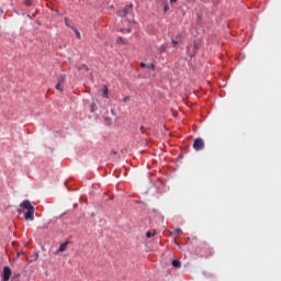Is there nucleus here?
<instances>
[{"mask_svg": "<svg viewBox=\"0 0 281 281\" xmlns=\"http://www.w3.org/2000/svg\"><path fill=\"white\" fill-rule=\"evenodd\" d=\"M20 207H23V210H26V212L24 213L25 221L33 222L35 207L31 204V202L29 200H25L20 204Z\"/></svg>", "mask_w": 281, "mask_h": 281, "instance_id": "obj_1", "label": "nucleus"}, {"mask_svg": "<svg viewBox=\"0 0 281 281\" xmlns=\"http://www.w3.org/2000/svg\"><path fill=\"white\" fill-rule=\"evenodd\" d=\"M133 7H134L133 3H130L128 5L125 7L124 10L119 11L117 14H119L120 16H122V18L128 16L127 20H128L130 22H132V21H134Z\"/></svg>", "mask_w": 281, "mask_h": 281, "instance_id": "obj_2", "label": "nucleus"}, {"mask_svg": "<svg viewBox=\"0 0 281 281\" xmlns=\"http://www.w3.org/2000/svg\"><path fill=\"white\" fill-rule=\"evenodd\" d=\"M204 146H205V143L202 138H196L194 140L193 148L195 150H203Z\"/></svg>", "mask_w": 281, "mask_h": 281, "instance_id": "obj_3", "label": "nucleus"}, {"mask_svg": "<svg viewBox=\"0 0 281 281\" xmlns=\"http://www.w3.org/2000/svg\"><path fill=\"white\" fill-rule=\"evenodd\" d=\"M65 78L66 76L65 75H61L58 79H57V85L55 86V88L59 91H63L64 90V81H65Z\"/></svg>", "mask_w": 281, "mask_h": 281, "instance_id": "obj_4", "label": "nucleus"}, {"mask_svg": "<svg viewBox=\"0 0 281 281\" xmlns=\"http://www.w3.org/2000/svg\"><path fill=\"white\" fill-rule=\"evenodd\" d=\"M11 269L9 267L3 268V281H9L11 277Z\"/></svg>", "mask_w": 281, "mask_h": 281, "instance_id": "obj_5", "label": "nucleus"}, {"mask_svg": "<svg viewBox=\"0 0 281 281\" xmlns=\"http://www.w3.org/2000/svg\"><path fill=\"white\" fill-rule=\"evenodd\" d=\"M68 244H69V241H66V243L61 244L59 246L58 250L55 252V255H58L60 252H65L67 250Z\"/></svg>", "mask_w": 281, "mask_h": 281, "instance_id": "obj_6", "label": "nucleus"}, {"mask_svg": "<svg viewBox=\"0 0 281 281\" xmlns=\"http://www.w3.org/2000/svg\"><path fill=\"white\" fill-rule=\"evenodd\" d=\"M156 235H157L156 231H151V232H147L146 237L148 239H150V238L155 237Z\"/></svg>", "mask_w": 281, "mask_h": 281, "instance_id": "obj_7", "label": "nucleus"}, {"mask_svg": "<svg viewBox=\"0 0 281 281\" xmlns=\"http://www.w3.org/2000/svg\"><path fill=\"white\" fill-rule=\"evenodd\" d=\"M172 266H173V268H176V269H180V268H181V262H180L179 260H173V261H172Z\"/></svg>", "mask_w": 281, "mask_h": 281, "instance_id": "obj_8", "label": "nucleus"}, {"mask_svg": "<svg viewBox=\"0 0 281 281\" xmlns=\"http://www.w3.org/2000/svg\"><path fill=\"white\" fill-rule=\"evenodd\" d=\"M71 30L75 32L77 38H78V40H81V34H80V32H79L77 29H75V27H71Z\"/></svg>", "mask_w": 281, "mask_h": 281, "instance_id": "obj_9", "label": "nucleus"}, {"mask_svg": "<svg viewBox=\"0 0 281 281\" xmlns=\"http://www.w3.org/2000/svg\"><path fill=\"white\" fill-rule=\"evenodd\" d=\"M103 98H109V89L106 86H104V89H103Z\"/></svg>", "mask_w": 281, "mask_h": 281, "instance_id": "obj_10", "label": "nucleus"}, {"mask_svg": "<svg viewBox=\"0 0 281 281\" xmlns=\"http://www.w3.org/2000/svg\"><path fill=\"white\" fill-rule=\"evenodd\" d=\"M162 5H164V12H165V13L168 12V11H169V5H168V3H167V2H164Z\"/></svg>", "mask_w": 281, "mask_h": 281, "instance_id": "obj_11", "label": "nucleus"}, {"mask_svg": "<svg viewBox=\"0 0 281 281\" xmlns=\"http://www.w3.org/2000/svg\"><path fill=\"white\" fill-rule=\"evenodd\" d=\"M166 49H167V46H166V45H161L160 48H159L160 53L166 52Z\"/></svg>", "mask_w": 281, "mask_h": 281, "instance_id": "obj_12", "label": "nucleus"}, {"mask_svg": "<svg viewBox=\"0 0 281 281\" xmlns=\"http://www.w3.org/2000/svg\"><path fill=\"white\" fill-rule=\"evenodd\" d=\"M25 5H27V7H31L32 5V1L31 0H25Z\"/></svg>", "mask_w": 281, "mask_h": 281, "instance_id": "obj_13", "label": "nucleus"}, {"mask_svg": "<svg viewBox=\"0 0 281 281\" xmlns=\"http://www.w3.org/2000/svg\"><path fill=\"white\" fill-rule=\"evenodd\" d=\"M22 255H23V251H22V250L18 251V254H16V259H19Z\"/></svg>", "mask_w": 281, "mask_h": 281, "instance_id": "obj_14", "label": "nucleus"}, {"mask_svg": "<svg viewBox=\"0 0 281 281\" xmlns=\"http://www.w3.org/2000/svg\"><path fill=\"white\" fill-rule=\"evenodd\" d=\"M146 67H148L149 69H155V65L154 64H148Z\"/></svg>", "mask_w": 281, "mask_h": 281, "instance_id": "obj_15", "label": "nucleus"}, {"mask_svg": "<svg viewBox=\"0 0 281 281\" xmlns=\"http://www.w3.org/2000/svg\"><path fill=\"white\" fill-rule=\"evenodd\" d=\"M139 130H140V132H142L143 134L146 132V127H145V126H143V125L140 126V128H139Z\"/></svg>", "mask_w": 281, "mask_h": 281, "instance_id": "obj_16", "label": "nucleus"}, {"mask_svg": "<svg viewBox=\"0 0 281 281\" xmlns=\"http://www.w3.org/2000/svg\"><path fill=\"white\" fill-rule=\"evenodd\" d=\"M65 24H66V26L71 27V26L69 25V23H68V18H65Z\"/></svg>", "mask_w": 281, "mask_h": 281, "instance_id": "obj_17", "label": "nucleus"}, {"mask_svg": "<svg viewBox=\"0 0 281 281\" xmlns=\"http://www.w3.org/2000/svg\"><path fill=\"white\" fill-rule=\"evenodd\" d=\"M87 69L88 70V67L86 65H82L81 67H79L78 69L81 70V69Z\"/></svg>", "mask_w": 281, "mask_h": 281, "instance_id": "obj_18", "label": "nucleus"}, {"mask_svg": "<svg viewBox=\"0 0 281 281\" xmlns=\"http://www.w3.org/2000/svg\"><path fill=\"white\" fill-rule=\"evenodd\" d=\"M172 44H173V46H176V45H178V44H179V42H178V41H176V40H172Z\"/></svg>", "mask_w": 281, "mask_h": 281, "instance_id": "obj_19", "label": "nucleus"}, {"mask_svg": "<svg viewBox=\"0 0 281 281\" xmlns=\"http://www.w3.org/2000/svg\"><path fill=\"white\" fill-rule=\"evenodd\" d=\"M130 100H131L130 97H125V98L123 99L124 102H127V101H130Z\"/></svg>", "mask_w": 281, "mask_h": 281, "instance_id": "obj_20", "label": "nucleus"}, {"mask_svg": "<svg viewBox=\"0 0 281 281\" xmlns=\"http://www.w3.org/2000/svg\"><path fill=\"white\" fill-rule=\"evenodd\" d=\"M140 67H142V68H145V67H147V65L144 64V63H142V64H140Z\"/></svg>", "mask_w": 281, "mask_h": 281, "instance_id": "obj_21", "label": "nucleus"}, {"mask_svg": "<svg viewBox=\"0 0 281 281\" xmlns=\"http://www.w3.org/2000/svg\"><path fill=\"white\" fill-rule=\"evenodd\" d=\"M194 48H195V49H199L200 46H199L198 44H194Z\"/></svg>", "mask_w": 281, "mask_h": 281, "instance_id": "obj_22", "label": "nucleus"}, {"mask_svg": "<svg viewBox=\"0 0 281 281\" xmlns=\"http://www.w3.org/2000/svg\"><path fill=\"white\" fill-rule=\"evenodd\" d=\"M177 1H178V0H170L171 3H175V2H177Z\"/></svg>", "mask_w": 281, "mask_h": 281, "instance_id": "obj_23", "label": "nucleus"}, {"mask_svg": "<svg viewBox=\"0 0 281 281\" xmlns=\"http://www.w3.org/2000/svg\"><path fill=\"white\" fill-rule=\"evenodd\" d=\"M124 31H127L128 33H131V32H132V30H131V29H127V30H124Z\"/></svg>", "mask_w": 281, "mask_h": 281, "instance_id": "obj_24", "label": "nucleus"}, {"mask_svg": "<svg viewBox=\"0 0 281 281\" xmlns=\"http://www.w3.org/2000/svg\"><path fill=\"white\" fill-rule=\"evenodd\" d=\"M181 231L180 229H177V233H180Z\"/></svg>", "mask_w": 281, "mask_h": 281, "instance_id": "obj_25", "label": "nucleus"}, {"mask_svg": "<svg viewBox=\"0 0 281 281\" xmlns=\"http://www.w3.org/2000/svg\"><path fill=\"white\" fill-rule=\"evenodd\" d=\"M160 1H162V3L166 2L165 0H160Z\"/></svg>", "mask_w": 281, "mask_h": 281, "instance_id": "obj_26", "label": "nucleus"}]
</instances>
